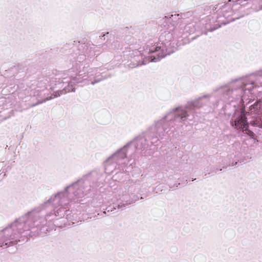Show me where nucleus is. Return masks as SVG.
<instances>
[{"mask_svg": "<svg viewBox=\"0 0 262 262\" xmlns=\"http://www.w3.org/2000/svg\"><path fill=\"white\" fill-rule=\"evenodd\" d=\"M232 125L236 128L244 129L246 127H248L246 116H239L232 122Z\"/></svg>", "mask_w": 262, "mask_h": 262, "instance_id": "obj_1", "label": "nucleus"}, {"mask_svg": "<svg viewBox=\"0 0 262 262\" xmlns=\"http://www.w3.org/2000/svg\"><path fill=\"white\" fill-rule=\"evenodd\" d=\"M256 87V84L253 81H249L247 82L245 85L244 88L245 90L247 89L249 91H251L252 89H253L254 88Z\"/></svg>", "mask_w": 262, "mask_h": 262, "instance_id": "obj_2", "label": "nucleus"}, {"mask_svg": "<svg viewBox=\"0 0 262 262\" xmlns=\"http://www.w3.org/2000/svg\"><path fill=\"white\" fill-rule=\"evenodd\" d=\"M161 47L159 46L158 45H155L149 47V52L150 53H152L159 51Z\"/></svg>", "mask_w": 262, "mask_h": 262, "instance_id": "obj_3", "label": "nucleus"}, {"mask_svg": "<svg viewBox=\"0 0 262 262\" xmlns=\"http://www.w3.org/2000/svg\"><path fill=\"white\" fill-rule=\"evenodd\" d=\"M243 132L247 134L248 136H249L251 138H254V134L252 131L249 130L248 129V127H246L244 129H243Z\"/></svg>", "mask_w": 262, "mask_h": 262, "instance_id": "obj_4", "label": "nucleus"}, {"mask_svg": "<svg viewBox=\"0 0 262 262\" xmlns=\"http://www.w3.org/2000/svg\"><path fill=\"white\" fill-rule=\"evenodd\" d=\"M177 113H178V115H183V114L185 113L183 112V111L179 107L177 108L176 109Z\"/></svg>", "mask_w": 262, "mask_h": 262, "instance_id": "obj_5", "label": "nucleus"}, {"mask_svg": "<svg viewBox=\"0 0 262 262\" xmlns=\"http://www.w3.org/2000/svg\"><path fill=\"white\" fill-rule=\"evenodd\" d=\"M0 247H3V245H0Z\"/></svg>", "mask_w": 262, "mask_h": 262, "instance_id": "obj_6", "label": "nucleus"}]
</instances>
